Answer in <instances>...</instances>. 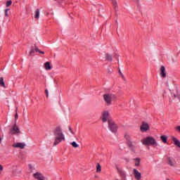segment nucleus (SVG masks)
Listing matches in <instances>:
<instances>
[{"label": "nucleus", "mask_w": 180, "mask_h": 180, "mask_svg": "<svg viewBox=\"0 0 180 180\" xmlns=\"http://www.w3.org/2000/svg\"><path fill=\"white\" fill-rule=\"evenodd\" d=\"M53 134L55 136L53 146H57L58 144H60L61 141H64L65 140V136H64L63 130L60 127H57L53 130Z\"/></svg>", "instance_id": "nucleus-1"}, {"label": "nucleus", "mask_w": 180, "mask_h": 180, "mask_svg": "<svg viewBox=\"0 0 180 180\" xmlns=\"http://www.w3.org/2000/svg\"><path fill=\"white\" fill-rule=\"evenodd\" d=\"M141 143L143 146H152V147H155L157 146V141H155V139L152 136L143 138L141 140Z\"/></svg>", "instance_id": "nucleus-2"}, {"label": "nucleus", "mask_w": 180, "mask_h": 180, "mask_svg": "<svg viewBox=\"0 0 180 180\" xmlns=\"http://www.w3.org/2000/svg\"><path fill=\"white\" fill-rule=\"evenodd\" d=\"M108 127L112 133H115L117 131V125L115 124V122L112 120H108Z\"/></svg>", "instance_id": "nucleus-3"}, {"label": "nucleus", "mask_w": 180, "mask_h": 180, "mask_svg": "<svg viewBox=\"0 0 180 180\" xmlns=\"http://www.w3.org/2000/svg\"><path fill=\"white\" fill-rule=\"evenodd\" d=\"M103 98H104V101L106 102V103H108V105H110V102H112V99H113L115 98V95L105 94Z\"/></svg>", "instance_id": "nucleus-4"}, {"label": "nucleus", "mask_w": 180, "mask_h": 180, "mask_svg": "<svg viewBox=\"0 0 180 180\" xmlns=\"http://www.w3.org/2000/svg\"><path fill=\"white\" fill-rule=\"evenodd\" d=\"M102 122H103V123H105V122H109V112L108 111H104L102 114Z\"/></svg>", "instance_id": "nucleus-5"}, {"label": "nucleus", "mask_w": 180, "mask_h": 180, "mask_svg": "<svg viewBox=\"0 0 180 180\" xmlns=\"http://www.w3.org/2000/svg\"><path fill=\"white\" fill-rule=\"evenodd\" d=\"M13 147H14V148H21V150H23V148H25V147H26V143H14L13 144Z\"/></svg>", "instance_id": "nucleus-6"}, {"label": "nucleus", "mask_w": 180, "mask_h": 180, "mask_svg": "<svg viewBox=\"0 0 180 180\" xmlns=\"http://www.w3.org/2000/svg\"><path fill=\"white\" fill-rule=\"evenodd\" d=\"M133 172H134V177L136 180L141 179V173H140L139 171L137 170V169H134Z\"/></svg>", "instance_id": "nucleus-7"}, {"label": "nucleus", "mask_w": 180, "mask_h": 180, "mask_svg": "<svg viewBox=\"0 0 180 180\" xmlns=\"http://www.w3.org/2000/svg\"><path fill=\"white\" fill-rule=\"evenodd\" d=\"M19 133H20V130H19V127L15 124L11 129V134H19Z\"/></svg>", "instance_id": "nucleus-8"}, {"label": "nucleus", "mask_w": 180, "mask_h": 180, "mask_svg": "<svg viewBox=\"0 0 180 180\" xmlns=\"http://www.w3.org/2000/svg\"><path fill=\"white\" fill-rule=\"evenodd\" d=\"M148 129H150L148 124H147L146 122H143L141 126V131L144 133L145 131H147V130H148Z\"/></svg>", "instance_id": "nucleus-9"}, {"label": "nucleus", "mask_w": 180, "mask_h": 180, "mask_svg": "<svg viewBox=\"0 0 180 180\" xmlns=\"http://www.w3.org/2000/svg\"><path fill=\"white\" fill-rule=\"evenodd\" d=\"M34 178L37 180H44V176H43L42 174H40L39 172H37L33 174Z\"/></svg>", "instance_id": "nucleus-10"}, {"label": "nucleus", "mask_w": 180, "mask_h": 180, "mask_svg": "<svg viewBox=\"0 0 180 180\" xmlns=\"http://www.w3.org/2000/svg\"><path fill=\"white\" fill-rule=\"evenodd\" d=\"M160 75L163 78H165L167 77V74L165 73V67L161 66L160 68Z\"/></svg>", "instance_id": "nucleus-11"}, {"label": "nucleus", "mask_w": 180, "mask_h": 180, "mask_svg": "<svg viewBox=\"0 0 180 180\" xmlns=\"http://www.w3.org/2000/svg\"><path fill=\"white\" fill-rule=\"evenodd\" d=\"M44 68L46 70V71H49V70H51V65H50V62H46L44 63Z\"/></svg>", "instance_id": "nucleus-12"}, {"label": "nucleus", "mask_w": 180, "mask_h": 180, "mask_svg": "<svg viewBox=\"0 0 180 180\" xmlns=\"http://www.w3.org/2000/svg\"><path fill=\"white\" fill-rule=\"evenodd\" d=\"M167 162H168V165H170V167H174V159L173 158H168Z\"/></svg>", "instance_id": "nucleus-13"}, {"label": "nucleus", "mask_w": 180, "mask_h": 180, "mask_svg": "<svg viewBox=\"0 0 180 180\" xmlns=\"http://www.w3.org/2000/svg\"><path fill=\"white\" fill-rule=\"evenodd\" d=\"M172 141H174L175 146H176L177 147H179V148H180V141H179V140H178L176 138H173Z\"/></svg>", "instance_id": "nucleus-14"}, {"label": "nucleus", "mask_w": 180, "mask_h": 180, "mask_svg": "<svg viewBox=\"0 0 180 180\" xmlns=\"http://www.w3.org/2000/svg\"><path fill=\"white\" fill-rule=\"evenodd\" d=\"M129 147L132 150H134L136 148V143L134 142H131L129 141Z\"/></svg>", "instance_id": "nucleus-15"}, {"label": "nucleus", "mask_w": 180, "mask_h": 180, "mask_svg": "<svg viewBox=\"0 0 180 180\" xmlns=\"http://www.w3.org/2000/svg\"><path fill=\"white\" fill-rule=\"evenodd\" d=\"M34 18L35 19H39L40 18V10H39V8L35 11Z\"/></svg>", "instance_id": "nucleus-16"}, {"label": "nucleus", "mask_w": 180, "mask_h": 180, "mask_svg": "<svg viewBox=\"0 0 180 180\" xmlns=\"http://www.w3.org/2000/svg\"><path fill=\"white\" fill-rule=\"evenodd\" d=\"M134 161L135 162V166L136 167H139L140 166V161H141L140 158H136L134 159Z\"/></svg>", "instance_id": "nucleus-17"}, {"label": "nucleus", "mask_w": 180, "mask_h": 180, "mask_svg": "<svg viewBox=\"0 0 180 180\" xmlns=\"http://www.w3.org/2000/svg\"><path fill=\"white\" fill-rule=\"evenodd\" d=\"M0 85L3 86V88H6V85H5V82H4V77H0Z\"/></svg>", "instance_id": "nucleus-18"}, {"label": "nucleus", "mask_w": 180, "mask_h": 180, "mask_svg": "<svg viewBox=\"0 0 180 180\" xmlns=\"http://www.w3.org/2000/svg\"><path fill=\"white\" fill-rule=\"evenodd\" d=\"M111 2L112 4L114 9H115V11H116V9L117 8V1L116 0H111Z\"/></svg>", "instance_id": "nucleus-19"}, {"label": "nucleus", "mask_w": 180, "mask_h": 180, "mask_svg": "<svg viewBox=\"0 0 180 180\" xmlns=\"http://www.w3.org/2000/svg\"><path fill=\"white\" fill-rule=\"evenodd\" d=\"M21 172L18 170H13V176H16L18 175H20Z\"/></svg>", "instance_id": "nucleus-20"}, {"label": "nucleus", "mask_w": 180, "mask_h": 180, "mask_svg": "<svg viewBox=\"0 0 180 180\" xmlns=\"http://www.w3.org/2000/svg\"><path fill=\"white\" fill-rule=\"evenodd\" d=\"M101 171H102V167H101V165L99 163H97L96 172H101Z\"/></svg>", "instance_id": "nucleus-21"}, {"label": "nucleus", "mask_w": 180, "mask_h": 180, "mask_svg": "<svg viewBox=\"0 0 180 180\" xmlns=\"http://www.w3.org/2000/svg\"><path fill=\"white\" fill-rule=\"evenodd\" d=\"M105 58H106V60H108V61H112V56H110V54H109V53H107L105 55Z\"/></svg>", "instance_id": "nucleus-22"}, {"label": "nucleus", "mask_w": 180, "mask_h": 180, "mask_svg": "<svg viewBox=\"0 0 180 180\" xmlns=\"http://www.w3.org/2000/svg\"><path fill=\"white\" fill-rule=\"evenodd\" d=\"M71 146H72L74 148H78V147H79V145H78V143H77L75 141L72 142Z\"/></svg>", "instance_id": "nucleus-23"}, {"label": "nucleus", "mask_w": 180, "mask_h": 180, "mask_svg": "<svg viewBox=\"0 0 180 180\" xmlns=\"http://www.w3.org/2000/svg\"><path fill=\"white\" fill-rule=\"evenodd\" d=\"M124 139H126L127 141H130V135L129 134H125L124 135Z\"/></svg>", "instance_id": "nucleus-24"}, {"label": "nucleus", "mask_w": 180, "mask_h": 180, "mask_svg": "<svg viewBox=\"0 0 180 180\" xmlns=\"http://www.w3.org/2000/svg\"><path fill=\"white\" fill-rule=\"evenodd\" d=\"M160 139L164 143H167V137L165 136H161Z\"/></svg>", "instance_id": "nucleus-25"}, {"label": "nucleus", "mask_w": 180, "mask_h": 180, "mask_svg": "<svg viewBox=\"0 0 180 180\" xmlns=\"http://www.w3.org/2000/svg\"><path fill=\"white\" fill-rule=\"evenodd\" d=\"M11 5H12V1L10 0V1H6V6H7V8L11 6Z\"/></svg>", "instance_id": "nucleus-26"}, {"label": "nucleus", "mask_w": 180, "mask_h": 180, "mask_svg": "<svg viewBox=\"0 0 180 180\" xmlns=\"http://www.w3.org/2000/svg\"><path fill=\"white\" fill-rule=\"evenodd\" d=\"M8 12H9V8H6L4 11L5 13V16H9V15L8 14Z\"/></svg>", "instance_id": "nucleus-27"}, {"label": "nucleus", "mask_w": 180, "mask_h": 180, "mask_svg": "<svg viewBox=\"0 0 180 180\" xmlns=\"http://www.w3.org/2000/svg\"><path fill=\"white\" fill-rule=\"evenodd\" d=\"M2 171H4V167L1 165H0V175L2 173Z\"/></svg>", "instance_id": "nucleus-28"}, {"label": "nucleus", "mask_w": 180, "mask_h": 180, "mask_svg": "<svg viewBox=\"0 0 180 180\" xmlns=\"http://www.w3.org/2000/svg\"><path fill=\"white\" fill-rule=\"evenodd\" d=\"M33 53H34V49H31L30 51V56H33Z\"/></svg>", "instance_id": "nucleus-29"}, {"label": "nucleus", "mask_w": 180, "mask_h": 180, "mask_svg": "<svg viewBox=\"0 0 180 180\" xmlns=\"http://www.w3.org/2000/svg\"><path fill=\"white\" fill-rule=\"evenodd\" d=\"M45 94L46 95V98H49V90L46 89L45 90Z\"/></svg>", "instance_id": "nucleus-30"}, {"label": "nucleus", "mask_w": 180, "mask_h": 180, "mask_svg": "<svg viewBox=\"0 0 180 180\" xmlns=\"http://www.w3.org/2000/svg\"><path fill=\"white\" fill-rule=\"evenodd\" d=\"M119 72H120V76L122 77V78H124V76L123 75V73H122V72L120 70H119Z\"/></svg>", "instance_id": "nucleus-31"}, {"label": "nucleus", "mask_w": 180, "mask_h": 180, "mask_svg": "<svg viewBox=\"0 0 180 180\" xmlns=\"http://www.w3.org/2000/svg\"><path fill=\"white\" fill-rule=\"evenodd\" d=\"M34 50L38 53L40 51V50L39 49V48H37V46L35 47Z\"/></svg>", "instance_id": "nucleus-32"}, {"label": "nucleus", "mask_w": 180, "mask_h": 180, "mask_svg": "<svg viewBox=\"0 0 180 180\" xmlns=\"http://www.w3.org/2000/svg\"><path fill=\"white\" fill-rule=\"evenodd\" d=\"M18 113H16V114H15V120H18Z\"/></svg>", "instance_id": "nucleus-33"}, {"label": "nucleus", "mask_w": 180, "mask_h": 180, "mask_svg": "<svg viewBox=\"0 0 180 180\" xmlns=\"http://www.w3.org/2000/svg\"><path fill=\"white\" fill-rule=\"evenodd\" d=\"M39 53H40V54H44V52L41 51H39Z\"/></svg>", "instance_id": "nucleus-34"}, {"label": "nucleus", "mask_w": 180, "mask_h": 180, "mask_svg": "<svg viewBox=\"0 0 180 180\" xmlns=\"http://www.w3.org/2000/svg\"><path fill=\"white\" fill-rule=\"evenodd\" d=\"M70 133H72V134H74V131H70Z\"/></svg>", "instance_id": "nucleus-35"}, {"label": "nucleus", "mask_w": 180, "mask_h": 180, "mask_svg": "<svg viewBox=\"0 0 180 180\" xmlns=\"http://www.w3.org/2000/svg\"><path fill=\"white\" fill-rule=\"evenodd\" d=\"M70 133H72V134H74V131H70Z\"/></svg>", "instance_id": "nucleus-36"}, {"label": "nucleus", "mask_w": 180, "mask_h": 180, "mask_svg": "<svg viewBox=\"0 0 180 180\" xmlns=\"http://www.w3.org/2000/svg\"><path fill=\"white\" fill-rule=\"evenodd\" d=\"M69 130H70V131H72V129L71 128H69Z\"/></svg>", "instance_id": "nucleus-37"}, {"label": "nucleus", "mask_w": 180, "mask_h": 180, "mask_svg": "<svg viewBox=\"0 0 180 180\" xmlns=\"http://www.w3.org/2000/svg\"><path fill=\"white\" fill-rule=\"evenodd\" d=\"M175 61H176L175 60H173V63H175Z\"/></svg>", "instance_id": "nucleus-38"}, {"label": "nucleus", "mask_w": 180, "mask_h": 180, "mask_svg": "<svg viewBox=\"0 0 180 180\" xmlns=\"http://www.w3.org/2000/svg\"><path fill=\"white\" fill-rule=\"evenodd\" d=\"M174 98H176V95H174Z\"/></svg>", "instance_id": "nucleus-39"}, {"label": "nucleus", "mask_w": 180, "mask_h": 180, "mask_svg": "<svg viewBox=\"0 0 180 180\" xmlns=\"http://www.w3.org/2000/svg\"><path fill=\"white\" fill-rule=\"evenodd\" d=\"M53 1H57V0H53Z\"/></svg>", "instance_id": "nucleus-40"}]
</instances>
